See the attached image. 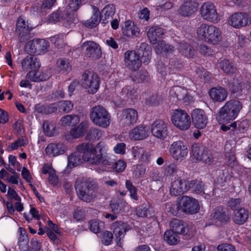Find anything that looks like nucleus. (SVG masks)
<instances>
[{
	"label": "nucleus",
	"instance_id": "21",
	"mask_svg": "<svg viewBox=\"0 0 251 251\" xmlns=\"http://www.w3.org/2000/svg\"><path fill=\"white\" fill-rule=\"evenodd\" d=\"M229 218L227 211L222 207L215 208L211 213L209 219L212 221L211 224H217L218 222L224 223L227 222Z\"/></svg>",
	"mask_w": 251,
	"mask_h": 251
},
{
	"label": "nucleus",
	"instance_id": "7",
	"mask_svg": "<svg viewBox=\"0 0 251 251\" xmlns=\"http://www.w3.org/2000/svg\"><path fill=\"white\" fill-rule=\"evenodd\" d=\"M170 230L178 234H182L192 238L195 233V228L193 226H189L182 220L174 218L170 222Z\"/></svg>",
	"mask_w": 251,
	"mask_h": 251
},
{
	"label": "nucleus",
	"instance_id": "15",
	"mask_svg": "<svg viewBox=\"0 0 251 251\" xmlns=\"http://www.w3.org/2000/svg\"><path fill=\"white\" fill-rule=\"evenodd\" d=\"M170 151L174 159L181 161L186 157L188 151L184 143L177 141L171 145Z\"/></svg>",
	"mask_w": 251,
	"mask_h": 251
},
{
	"label": "nucleus",
	"instance_id": "4",
	"mask_svg": "<svg viewBox=\"0 0 251 251\" xmlns=\"http://www.w3.org/2000/svg\"><path fill=\"white\" fill-rule=\"evenodd\" d=\"M192 156L197 160L210 164L213 161V156L210 151L203 145L196 143L191 148Z\"/></svg>",
	"mask_w": 251,
	"mask_h": 251
},
{
	"label": "nucleus",
	"instance_id": "25",
	"mask_svg": "<svg viewBox=\"0 0 251 251\" xmlns=\"http://www.w3.org/2000/svg\"><path fill=\"white\" fill-rule=\"evenodd\" d=\"M66 148L62 143H50L45 149L46 154L50 157H55L65 152Z\"/></svg>",
	"mask_w": 251,
	"mask_h": 251
},
{
	"label": "nucleus",
	"instance_id": "11",
	"mask_svg": "<svg viewBox=\"0 0 251 251\" xmlns=\"http://www.w3.org/2000/svg\"><path fill=\"white\" fill-rule=\"evenodd\" d=\"M137 111L133 108H126L123 110L120 119V125L124 127H129L135 124L137 121Z\"/></svg>",
	"mask_w": 251,
	"mask_h": 251
},
{
	"label": "nucleus",
	"instance_id": "35",
	"mask_svg": "<svg viewBox=\"0 0 251 251\" xmlns=\"http://www.w3.org/2000/svg\"><path fill=\"white\" fill-rule=\"evenodd\" d=\"M123 33L127 37H137L139 35V28L131 21H126L122 28Z\"/></svg>",
	"mask_w": 251,
	"mask_h": 251
},
{
	"label": "nucleus",
	"instance_id": "63",
	"mask_svg": "<svg viewBox=\"0 0 251 251\" xmlns=\"http://www.w3.org/2000/svg\"><path fill=\"white\" fill-rule=\"evenodd\" d=\"M178 171L176 165L174 163L170 164L166 167L164 173L166 176H172L176 174Z\"/></svg>",
	"mask_w": 251,
	"mask_h": 251
},
{
	"label": "nucleus",
	"instance_id": "29",
	"mask_svg": "<svg viewBox=\"0 0 251 251\" xmlns=\"http://www.w3.org/2000/svg\"><path fill=\"white\" fill-rule=\"evenodd\" d=\"M148 136V131L143 125L136 126L130 130L129 134V138L133 140H143Z\"/></svg>",
	"mask_w": 251,
	"mask_h": 251
},
{
	"label": "nucleus",
	"instance_id": "30",
	"mask_svg": "<svg viewBox=\"0 0 251 251\" xmlns=\"http://www.w3.org/2000/svg\"><path fill=\"white\" fill-rule=\"evenodd\" d=\"M115 13V7L113 4H109L106 5L100 13V19L101 21V23L105 25L108 23L112 19Z\"/></svg>",
	"mask_w": 251,
	"mask_h": 251
},
{
	"label": "nucleus",
	"instance_id": "33",
	"mask_svg": "<svg viewBox=\"0 0 251 251\" xmlns=\"http://www.w3.org/2000/svg\"><path fill=\"white\" fill-rule=\"evenodd\" d=\"M22 67L24 71L29 69L36 70L40 67V64L36 57L27 56L22 62Z\"/></svg>",
	"mask_w": 251,
	"mask_h": 251
},
{
	"label": "nucleus",
	"instance_id": "19",
	"mask_svg": "<svg viewBox=\"0 0 251 251\" xmlns=\"http://www.w3.org/2000/svg\"><path fill=\"white\" fill-rule=\"evenodd\" d=\"M192 121L197 128L202 129L207 124V117L204 111L201 109L194 110L191 114Z\"/></svg>",
	"mask_w": 251,
	"mask_h": 251
},
{
	"label": "nucleus",
	"instance_id": "54",
	"mask_svg": "<svg viewBox=\"0 0 251 251\" xmlns=\"http://www.w3.org/2000/svg\"><path fill=\"white\" fill-rule=\"evenodd\" d=\"M210 28V25L206 24H202L197 29V34L199 37L205 41L208 37V30Z\"/></svg>",
	"mask_w": 251,
	"mask_h": 251
},
{
	"label": "nucleus",
	"instance_id": "28",
	"mask_svg": "<svg viewBox=\"0 0 251 251\" xmlns=\"http://www.w3.org/2000/svg\"><path fill=\"white\" fill-rule=\"evenodd\" d=\"M210 98L218 102L225 101L227 98V92L221 87L212 88L209 92Z\"/></svg>",
	"mask_w": 251,
	"mask_h": 251
},
{
	"label": "nucleus",
	"instance_id": "38",
	"mask_svg": "<svg viewBox=\"0 0 251 251\" xmlns=\"http://www.w3.org/2000/svg\"><path fill=\"white\" fill-rule=\"evenodd\" d=\"M248 218V211L243 208L235 210L233 217L234 222L239 225L243 224Z\"/></svg>",
	"mask_w": 251,
	"mask_h": 251
},
{
	"label": "nucleus",
	"instance_id": "57",
	"mask_svg": "<svg viewBox=\"0 0 251 251\" xmlns=\"http://www.w3.org/2000/svg\"><path fill=\"white\" fill-rule=\"evenodd\" d=\"M73 107V104L70 101H61L58 103V108L60 112H69Z\"/></svg>",
	"mask_w": 251,
	"mask_h": 251
},
{
	"label": "nucleus",
	"instance_id": "5",
	"mask_svg": "<svg viewBox=\"0 0 251 251\" xmlns=\"http://www.w3.org/2000/svg\"><path fill=\"white\" fill-rule=\"evenodd\" d=\"M49 42L44 39H34L27 42L25 49L28 53L33 55L44 54L49 50Z\"/></svg>",
	"mask_w": 251,
	"mask_h": 251
},
{
	"label": "nucleus",
	"instance_id": "55",
	"mask_svg": "<svg viewBox=\"0 0 251 251\" xmlns=\"http://www.w3.org/2000/svg\"><path fill=\"white\" fill-rule=\"evenodd\" d=\"M25 235L20 236L19 240V248L22 251H26L28 250V238L25 230L23 231Z\"/></svg>",
	"mask_w": 251,
	"mask_h": 251
},
{
	"label": "nucleus",
	"instance_id": "43",
	"mask_svg": "<svg viewBox=\"0 0 251 251\" xmlns=\"http://www.w3.org/2000/svg\"><path fill=\"white\" fill-rule=\"evenodd\" d=\"M57 71L59 72L67 74L72 70L68 60L66 59H59L57 61Z\"/></svg>",
	"mask_w": 251,
	"mask_h": 251
},
{
	"label": "nucleus",
	"instance_id": "47",
	"mask_svg": "<svg viewBox=\"0 0 251 251\" xmlns=\"http://www.w3.org/2000/svg\"><path fill=\"white\" fill-rule=\"evenodd\" d=\"M90 230L95 233L100 232L104 228V224L102 222L97 220L89 222Z\"/></svg>",
	"mask_w": 251,
	"mask_h": 251
},
{
	"label": "nucleus",
	"instance_id": "24",
	"mask_svg": "<svg viewBox=\"0 0 251 251\" xmlns=\"http://www.w3.org/2000/svg\"><path fill=\"white\" fill-rule=\"evenodd\" d=\"M51 75V73L48 71L44 72L29 71L26 75V77L29 80L39 82L48 80Z\"/></svg>",
	"mask_w": 251,
	"mask_h": 251
},
{
	"label": "nucleus",
	"instance_id": "39",
	"mask_svg": "<svg viewBox=\"0 0 251 251\" xmlns=\"http://www.w3.org/2000/svg\"><path fill=\"white\" fill-rule=\"evenodd\" d=\"M219 67L227 75H233L237 72V67L229 60L224 59L219 63Z\"/></svg>",
	"mask_w": 251,
	"mask_h": 251
},
{
	"label": "nucleus",
	"instance_id": "46",
	"mask_svg": "<svg viewBox=\"0 0 251 251\" xmlns=\"http://www.w3.org/2000/svg\"><path fill=\"white\" fill-rule=\"evenodd\" d=\"M177 234L171 230H167L164 235V240L169 245H176L178 241Z\"/></svg>",
	"mask_w": 251,
	"mask_h": 251
},
{
	"label": "nucleus",
	"instance_id": "48",
	"mask_svg": "<svg viewBox=\"0 0 251 251\" xmlns=\"http://www.w3.org/2000/svg\"><path fill=\"white\" fill-rule=\"evenodd\" d=\"M78 121V118L77 116L67 115L63 117L60 122L63 126H71L76 124Z\"/></svg>",
	"mask_w": 251,
	"mask_h": 251
},
{
	"label": "nucleus",
	"instance_id": "40",
	"mask_svg": "<svg viewBox=\"0 0 251 251\" xmlns=\"http://www.w3.org/2000/svg\"><path fill=\"white\" fill-rule=\"evenodd\" d=\"M171 96L176 98L177 100H182L187 95V91L180 86H175L173 87L169 91Z\"/></svg>",
	"mask_w": 251,
	"mask_h": 251
},
{
	"label": "nucleus",
	"instance_id": "36",
	"mask_svg": "<svg viewBox=\"0 0 251 251\" xmlns=\"http://www.w3.org/2000/svg\"><path fill=\"white\" fill-rule=\"evenodd\" d=\"M208 37L205 42H210L213 44H217L222 40L220 30L214 25H210L208 30Z\"/></svg>",
	"mask_w": 251,
	"mask_h": 251
},
{
	"label": "nucleus",
	"instance_id": "20",
	"mask_svg": "<svg viewBox=\"0 0 251 251\" xmlns=\"http://www.w3.org/2000/svg\"><path fill=\"white\" fill-rule=\"evenodd\" d=\"M248 23L249 17L246 13H235L229 17V25L236 28L245 26Z\"/></svg>",
	"mask_w": 251,
	"mask_h": 251
},
{
	"label": "nucleus",
	"instance_id": "12",
	"mask_svg": "<svg viewBox=\"0 0 251 251\" xmlns=\"http://www.w3.org/2000/svg\"><path fill=\"white\" fill-rule=\"evenodd\" d=\"M82 48L86 56L92 60H97L101 56L100 45L94 41H86L83 43Z\"/></svg>",
	"mask_w": 251,
	"mask_h": 251
},
{
	"label": "nucleus",
	"instance_id": "32",
	"mask_svg": "<svg viewBox=\"0 0 251 251\" xmlns=\"http://www.w3.org/2000/svg\"><path fill=\"white\" fill-rule=\"evenodd\" d=\"M138 54H139L141 63L147 65L150 62L151 51L150 47L145 43L140 44L138 48Z\"/></svg>",
	"mask_w": 251,
	"mask_h": 251
},
{
	"label": "nucleus",
	"instance_id": "3",
	"mask_svg": "<svg viewBox=\"0 0 251 251\" xmlns=\"http://www.w3.org/2000/svg\"><path fill=\"white\" fill-rule=\"evenodd\" d=\"M90 117L95 125L102 128L109 126L111 121V116L107 110L100 105L91 109Z\"/></svg>",
	"mask_w": 251,
	"mask_h": 251
},
{
	"label": "nucleus",
	"instance_id": "17",
	"mask_svg": "<svg viewBox=\"0 0 251 251\" xmlns=\"http://www.w3.org/2000/svg\"><path fill=\"white\" fill-rule=\"evenodd\" d=\"M188 190V181L185 180L178 178L171 183L170 193L172 196H178Z\"/></svg>",
	"mask_w": 251,
	"mask_h": 251
},
{
	"label": "nucleus",
	"instance_id": "42",
	"mask_svg": "<svg viewBox=\"0 0 251 251\" xmlns=\"http://www.w3.org/2000/svg\"><path fill=\"white\" fill-rule=\"evenodd\" d=\"M110 207L115 213H123L128 208V204L124 201L111 203Z\"/></svg>",
	"mask_w": 251,
	"mask_h": 251
},
{
	"label": "nucleus",
	"instance_id": "56",
	"mask_svg": "<svg viewBox=\"0 0 251 251\" xmlns=\"http://www.w3.org/2000/svg\"><path fill=\"white\" fill-rule=\"evenodd\" d=\"M78 21L77 19L71 14H68L66 11H64L63 24L65 26H73Z\"/></svg>",
	"mask_w": 251,
	"mask_h": 251
},
{
	"label": "nucleus",
	"instance_id": "37",
	"mask_svg": "<svg viewBox=\"0 0 251 251\" xmlns=\"http://www.w3.org/2000/svg\"><path fill=\"white\" fill-rule=\"evenodd\" d=\"M93 15L91 18L85 23L86 26L92 28L96 27L101 21L100 19V12L99 8L95 6H92Z\"/></svg>",
	"mask_w": 251,
	"mask_h": 251
},
{
	"label": "nucleus",
	"instance_id": "62",
	"mask_svg": "<svg viewBox=\"0 0 251 251\" xmlns=\"http://www.w3.org/2000/svg\"><path fill=\"white\" fill-rule=\"evenodd\" d=\"M27 144L26 140L23 138H20L15 141L14 143L11 144L10 148L11 150H15L17 149L20 147H24Z\"/></svg>",
	"mask_w": 251,
	"mask_h": 251
},
{
	"label": "nucleus",
	"instance_id": "58",
	"mask_svg": "<svg viewBox=\"0 0 251 251\" xmlns=\"http://www.w3.org/2000/svg\"><path fill=\"white\" fill-rule=\"evenodd\" d=\"M132 151L134 154V157H140L143 160H147L148 157V153L141 148H138L137 147L132 148Z\"/></svg>",
	"mask_w": 251,
	"mask_h": 251
},
{
	"label": "nucleus",
	"instance_id": "6",
	"mask_svg": "<svg viewBox=\"0 0 251 251\" xmlns=\"http://www.w3.org/2000/svg\"><path fill=\"white\" fill-rule=\"evenodd\" d=\"M82 85L89 94L96 93L100 87V78L95 73L85 72L82 75Z\"/></svg>",
	"mask_w": 251,
	"mask_h": 251
},
{
	"label": "nucleus",
	"instance_id": "34",
	"mask_svg": "<svg viewBox=\"0 0 251 251\" xmlns=\"http://www.w3.org/2000/svg\"><path fill=\"white\" fill-rule=\"evenodd\" d=\"M178 50L180 53L188 58H193L196 55V51L191 45L184 41L179 43Z\"/></svg>",
	"mask_w": 251,
	"mask_h": 251
},
{
	"label": "nucleus",
	"instance_id": "1",
	"mask_svg": "<svg viewBox=\"0 0 251 251\" xmlns=\"http://www.w3.org/2000/svg\"><path fill=\"white\" fill-rule=\"evenodd\" d=\"M75 186L78 198L83 202H94L99 195V188L93 182L77 180Z\"/></svg>",
	"mask_w": 251,
	"mask_h": 251
},
{
	"label": "nucleus",
	"instance_id": "10",
	"mask_svg": "<svg viewBox=\"0 0 251 251\" xmlns=\"http://www.w3.org/2000/svg\"><path fill=\"white\" fill-rule=\"evenodd\" d=\"M32 27H29L28 22L20 17L17 21L16 34L18 36V40L21 42H25L31 38L30 32Z\"/></svg>",
	"mask_w": 251,
	"mask_h": 251
},
{
	"label": "nucleus",
	"instance_id": "31",
	"mask_svg": "<svg viewBox=\"0 0 251 251\" xmlns=\"http://www.w3.org/2000/svg\"><path fill=\"white\" fill-rule=\"evenodd\" d=\"M77 149L79 151H95L97 154H103V151L105 149V146L103 143L100 142L94 147L93 145L89 143H83L77 146Z\"/></svg>",
	"mask_w": 251,
	"mask_h": 251
},
{
	"label": "nucleus",
	"instance_id": "51",
	"mask_svg": "<svg viewBox=\"0 0 251 251\" xmlns=\"http://www.w3.org/2000/svg\"><path fill=\"white\" fill-rule=\"evenodd\" d=\"M86 125L81 123L77 127H74L71 130V135L75 138H77L84 135Z\"/></svg>",
	"mask_w": 251,
	"mask_h": 251
},
{
	"label": "nucleus",
	"instance_id": "61",
	"mask_svg": "<svg viewBox=\"0 0 251 251\" xmlns=\"http://www.w3.org/2000/svg\"><path fill=\"white\" fill-rule=\"evenodd\" d=\"M64 11H57L56 12L53 13L50 16L49 18V21L50 22H63V20L64 18Z\"/></svg>",
	"mask_w": 251,
	"mask_h": 251
},
{
	"label": "nucleus",
	"instance_id": "52",
	"mask_svg": "<svg viewBox=\"0 0 251 251\" xmlns=\"http://www.w3.org/2000/svg\"><path fill=\"white\" fill-rule=\"evenodd\" d=\"M152 208L150 207L139 206L136 208V212L138 217H147L152 216Z\"/></svg>",
	"mask_w": 251,
	"mask_h": 251
},
{
	"label": "nucleus",
	"instance_id": "41",
	"mask_svg": "<svg viewBox=\"0 0 251 251\" xmlns=\"http://www.w3.org/2000/svg\"><path fill=\"white\" fill-rule=\"evenodd\" d=\"M204 185L201 181L196 180H191L189 182L188 181V190H191L197 194H204Z\"/></svg>",
	"mask_w": 251,
	"mask_h": 251
},
{
	"label": "nucleus",
	"instance_id": "2",
	"mask_svg": "<svg viewBox=\"0 0 251 251\" xmlns=\"http://www.w3.org/2000/svg\"><path fill=\"white\" fill-rule=\"evenodd\" d=\"M242 108V104L238 100H231L226 102L216 115L220 124H225L234 120Z\"/></svg>",
	"mask_w": 251,
	"mask_h": 251
},
{
	"label": "nucleus",
	"instance_id": "49",
	"mask_svg": "<svg viewBox=\"0 0 251 251\" xmlns=\"http://www.w3.org/2000/svg\"><path fill=\"white\" fill-rule=\"evenodd\" d=\"M43 129L44 133L47 136L51 137L54 134L55 126L52 123L46 121L43 124Z\"/></svg>",
	"mask_w": 251,
	"mask_h": 251
},
{
	"label": "nucleus",
	"instance_id": "26",
	"mask_svg": "<svg viewBox=\"0 0 251 251\" xmlns=\"http://www.w3.org/2000/svg\"><path fill=\"white\" fill-rule=\"evenodd\" d=\"M111 228L113 230L117 239L119 238L120 241L124 237L126 231L130 229V227L126 223L117 221L112 224Z\"/></svg>",
	"mask_w": 251,
	"mask_h": 251
},
{
	"label": "nucleus",
	"instance_id": "27",
	"mask_svg": "<svg viewBox=\"0 0 251 251\" xmlns=\"http://www.w3.org/2000/svg\"><path fill=\"white\" fill-rule=\"evenodd\" d=\"M164 33V30L162 28L158 26H154L149 29L147 35L151 43L155 44L160 41Z\"/></svg>",
	"mask_w": 251,
	"mask_h": 251
},
{
	"label": "nucleus",
	"instance_id": "23",
	"mask_svg": "<svg viewBox=\"0 0 251 251\" xmlns=\"http://www.w3.org/2000/svg\"><path fill=\"white\" fill-rule=\"evenodd\" d=\"M77 151L72 153L68 157V166L70 168L75 167L85 161L84 151H80L76 147Z\"/></svg>",
	"mask_w": 251,
	"mask_h": 251
},
{
	"label": "nucleus",
	"instance_id": "44",
	"mask_svg": "<svg viewBox=\"0 0 251 251\" xmlns=\"http://www.w3.org/2000/svg\"><path fill=\"white\" fill-rule=\"evenodd\" d=\"M224 152L226 158L228 160V164L235 161L236 158L234 154L233 147L228 141L226 142L225 145Z\"/></svg>",
	"mask_w": 251,
	"mask_h": 251
},
{
	"label": "nucleus",
	"instance_id": "53",
	"mask_svg": "<svg viewBox=\"0 0 251 251\" xmlns=\"http://www.w3.org/2000/svg\"><path fill=\"white\" fill-rule=\"evenodd\" d=\"M126 187L130 193V198L134 200L137 201L138 200L137 189L132 184L130 180H127L126 181Z\"/></svg>",
	"mask_w": 251,
	"mask_h": 251
},
{
	"label": "nucleus",
	"instance_id": "60",
	"mask_svg": "<svg viewBox=\"0 0 251 251\" xmlns=\"http://www.w3.org/2000/svg\"><path fill=\"white\" fill-rule=\"evenodd\" d=\"M161 98L157 94H152L147 99L146 102L147 104L151 105H157L161 101Z\"/></svg>",
	"mask_w": 251,
	"mask_h": 251
},
{
	"label": "nucleus",
	"instance_id": "18",
	"mask_svg": "<svg viewBox=\"0 0 251 251\" xmlns=\"http://www.w3.org/2000/svg\"><path fill=\"white\" fill-rule=\"evenodd\" d=\"M151 132L157 138L164 140L168 134L166 124L161 120L154 121L151 125Z\"/></svg>",
	"mask_w": 251,
	"mask_h": 251
},
{
	"label": "nucleus",
	"instance_id": "16",
	"mask_svg": "<svg viewBox=\"0 0 251 251\" xmlns=\"http://www.w3.org/2000/svg\"><path fill=\"white\" fill-rule=\"evenodd\" d=\"M125 64L131 70L136 71L141 65L138 49L137 51H127L125 54Z\"/></svg>",
	"mask_w": 251,
	"mask_h": 251
},
{
	"label": "nucleus",
	"instance_id": "64",
	"mask_svg": "<svg viewBox=\"0 0 251 251\" xmlns=\"http://www.w3.org/2000/svg\"><path fill=\"white\" fill-rule=\"evenodd\" d=\"M126 167V163L122 160H119L113 165V170L116 172H122L125 170Z\"/></svg>",
	"mask_w": 251,
	"mask_h": 251
},
{
	"label": "nucleus",
	"instance_id": "9",
	"mask_svg": "<svg viewBox=\"0 0 251 251\" xmlns=\"http://www.w3.org/2000/svg\"><path fill=\"white\" fill-rule=\"evenodd\" d=\"M178 204L179 209L186 214H195L200 209L197 200L186 196H183L181 198Z\"/></svg>",
	"mask_w": 251,
	"mask_h": 251
},
{
	"label": "nucleus",
	"instance_id": "45",
	"mask_svg": "<svg viewBox=\"0 0 251 251\" xmlns=\"http://www.w3.org/2000/svg\"><path fill=\"white\" fill-rule=\"evenodd\" d=\"M155 47V52L157 54L163 52L170 53L174 51V47L171 45L166 44L163 41L158 42Z\"/></svg>",
	"mask_w": 251,
	"mask_h": 251
},
{
	"label": "nucleus",
	"instance_id": "22",
	"mask_svg": "<svg viewBox=\"0 0 251 251\" xmlns=\"http://www.w3.org/2000/svg\"><path fill=\"white\" fill-rule=\"evenodd\" d=\"M198 6L195 0H184L179 9V13L183 17L190 16L197 11Z\"/></svg>",
	"mask_w": 251,
	"mask_h": 251
},
{
	"label": "nucleus",
	"instance_id": "59",
	"mask_svg": "<svg viewBox=\"0 0 251 251\" xmlns=\"http://www.w3.org/2000/svg\"><path fill=\"white\" fill-rule=\"evenodd\" d=\"M150 79V75L148 72L145 70H141L137 74L135 79H133L135 81L138 82L148 81Z\"/></svg>",
	"mask_w": 251,
	"mask_h": 251
},
{
	"label": "nucleus",
	"instance_id": "14",
	"mask_svg": "<svg viewBox=\"0 0 251 251\" xmlns=\"http://www.w3.org/2000/svg\"><path fill=\"white\" fill-rule=\"evenodd\" d=\"M84 151L85 162L90 164L97 165L101 163L104 165H111L113 163L112 160L107 155L102 156V154H97L93 151Z\"/></svg>",
	"mask_w": 251,
	"mask_h": 251
},
{
	"label": "nucleus",
	"instance_id": "13",
	"mask_svg": "<svg viewBox=\"0 0 251 251\" xmlns=\"http://www.w3.org/2000/svg\"><path fill=\"white\" fill-rule=\"evenodd\" d=\"M201 17L207 21L217 23L219 17L214 5L211 2H205L202 4L200 9Z\"/></svg>",
	"mask_w": 251,
	"mask_h": 251
},
{
	"label": "nucleus",
	"instance_id": "8",
	"mask_svg": "<svg viewBox=\"0 0 251 251\" xmlns=\"http://www.w3.org/2000/svg\"><path fill=\"white\" fill-rule=\"evenodd\" d=\"M174 125L182 130L188 129L191 126L190 117L187 113L182 109H176L172 116Z\"/></svg>",
	"mask_w": 251,
	"mask_h": 251
},
{
	"label": "nucleus",
	"instance_id": "50",
	"mask_svg": "<svg viewBox=\"0 0 251 251\" xmlns=\"http://www.w3.org/2000/svg\"><path fill=\"white\" fill-rule=\"evenodd\" d=\"M102 135L101 130L96 128H91L88 131L86 136V138L88 140L97 139L99 140Z\"/></svg>",
	"mask_w": 251,
	"mask_h": 251
}]
</instances>
